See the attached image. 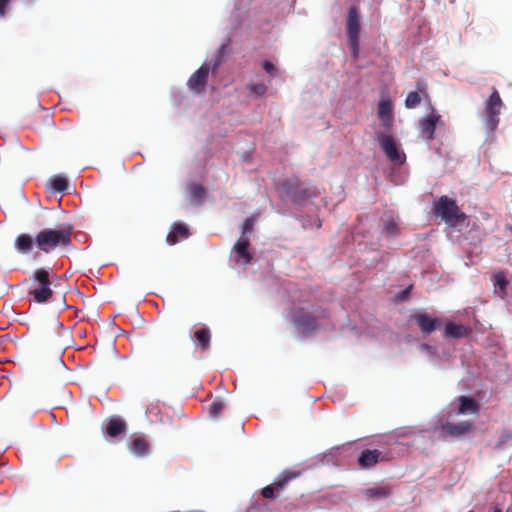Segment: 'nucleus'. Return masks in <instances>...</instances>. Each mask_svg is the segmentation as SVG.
<instances>
[{"instance_id": "obj_1", "label": "nucleus", "mask_w": 512, "mask_h": 512, "mask_svg": "<svg viewBox=\"0 0 512 512\" xmlns=\"http://www.w3.org/2000/svg\"><path fill=\"white\" fill-rule=\"evenodd\" d=\"M72 230L70 225L59 229L45 228L36 235L35 245L44 253H49L57 247H67L72 242Z\"/></svg>"}, {"instance_id": "obj_2", "label": "nucleus", "mask_w": 512, "mask_h": 512, "mask_svg": "<svg viewBox=\"0 0 512 512\" xmlns=\"http://www.w3.org/2000/svg\"><path fill=\"white\" fill-rule=\"evenodd\" d=\"M434 213L450 226H455L466 219L465 213L460 210L456 201L448 196H441L434 203Z\"/></svg>"}, {"instance_id": "obj_3", "label": "nucleus", "mask_w": 512, "mask_h": 512, "mask_svg": "<svg viewBox=\"0 0 512 512\" xmlns=\"http://www.w3.org/2000/svg\"><path fill=\"white\" fill-rule=\"evenodd\" d=\"M376 140L383 153L395 165H403L406 161L405 153L400 149L392 132H377Z\"/></svg>"}, {"instance_id": "obj_4", "label": "nucleus", "mask_w": 512, "mask_h": 512, "mask_svg": "<svg viewBox=\"0 0 512 512\" xmlns=\"http://www.w3.org/2000/svg\"><path fill=\"white\" fill-rule=\"evenodd\" d=\"M503 106L499 92L496 88H493L492 93L484 103V125L489 132H493L497 128Z\"/></svg>"}, {"instance_id": "obj_5", "label": "nucleus", "mask_w": 512, "mask_h": 512, "mask_svg": "<svg viewBox=\"0 0 512 512\" xmlns=\"http://www.w3.org/2000/svg\"><path fill=\"white\" fill-rule=\"evenodd\" d=\"M283 188L288 196L295 202L307 200L319 195L316 187L302 184L297 177H291L285 180Z\"/></svg>"}, {"instance_id": "obj_6", "label": "nucleus", "mask_w": 512, "mask_h": 512, "mask_svg": "<svg viewBox=\"0 0 512 512\" xmlns=\"http://www.w3.org/2000/svg\"><path fill=\"white\" fill-rule=\"evenodd\" d=\"M346 32L349 46L353 55L356 56L359 49L360 20L358 7L355 5L350 6L348 9L346 18Z\"/></svg>"}, {"instance_id": "obj_7", "label": "nucleus", "mask_w": 512, "mask_h": 512, "mask_svg": "<svg viewBox=\"0 0 512 512\" xmlns=\"http://www.w3.org/2000/svg\"><path fill=\"white\" fill-rule=\"evenodd\" d=\"M33 279L38 282V287L30 291L34 300L38 303L48 301L53 294L50 288L49 272L45 269H37L33 274Z\"/></svg>"}, {"instance_id": "obj_8", "label": "nucleus", "mask_w": 512, "mask_h": 512, "mask_svg": "<svg viewBox=\"0 0 512 512\" xmlns=\"http://www.w3.org/2000/svg\"><path fill=\"white\" fill-rule=\"evenodd\" d=\"M473 429V423L468 420L460 421L459 423H452L447 421L440 425L439 437L444 440L448 438H460L463 435L472 432Z\"/></svg>"}, {"instance_id": "obj_9", "label": "nucleus", "mask_w": 512, "mask_h": 512, "mask_svg": "<svg viewBox=\"0 0 512 512\" xmlns=\"http://www.w3.org/2000/svg\"><path fill=\"white\" fill-rule=\"evenodd\" d=\"M430 112L419 120L418 128L420 136L425 140L434 139L437 124L441 121V115L430 105Z\"/></svg>"}, {"instance_id": "obj_10", "label": "nucleus", "mask_w": 512, "mask_h": 512, "mask_svg": "<svg viewBox=\"0 0 512 512\" xmlns=\"http://www.w3.org/2000/svg\"><path fill=\"white\" fill-rule=\"evenodd\" d=\"M422 101L428 102L429 106L431 105L427 84L423 81H418L416 83V90L408 93L405 99V107L407 109H414L419 106Z\"/></svg>"}, {"instance_id": "obj_11", "label": "nucleus", "mask_w": 512, "mask_h": 512, "mask_svg": "<svg viewBox=\"0 0 512 512\" xmlns=\"http://www.w3.org/2000/svg\"><path fill=\"white\" fill-rule=\"evenodd\" d=\"M377 116L380 120L383 132L393 131V108L392 102L389 99L381 100L378 104Z\"/></svg>"}, {"instance_id": "obj_12", "label": "nucleus", "mask_w": 512, "mask_h": 512, "mask_svg": "<svg viewBox=\"0 0 512 512\" xmlns=\"http://www.w3.org/2000/svg\"><path fill=\"white\" fill-rule=\"evenodd\" d=\"M297 476L298 473L294 472L282 473L271 485H268L262 489V496L266 499L274 498L275 492H280L281 490H283L286 487V485Z\"/></svg>"}, {"instance_id": "obj_13", "label": "nucleus", "mask_w": 512, "mask_h": 512, "mask_svg": "<svg viewBox=\"0 0 512 512\" xmlns=\"http://www.w3.org/2000/svg\"><path fill=\"white\" fill-rule=\"evenodd\" d=\"M209 72V65H201V67L195 71L188 79L187 85L189 89L195 93L203 92L208 81Z\"/></svg>"}, {"instance_id": "obj_14", "label": "nucleus", "mask_w": 512, "mask_h": 512, "mask_svg": "<svg viewBox=\"0 0 512 512\" xmlns=\"http://www.w3.org/2000/svg\"><path fill=\"white\" fill-rule=\"evenodd\" d=\"M293 323L300 333H310L318 328L316 317L310 313L297 311L293 316Z\"/></svg>"}, {"instance_id": "obj_15", "label": "nucleus", "mask_w": 512, "mask_h": 512, "mask_svg": "<svg viewBox=\"0 0 512 512\" xmlns=\"http://www.w3.org/2000/svg\"><path fill=\"white\" fill-rule=\"evenodd\" d=\"M411 319L417 323L419 329L424 335L431 334L441 325V320L439 318L432 317L427 313L413 314L411 315Z\"/></svg>"}, {"instance_id": "obj_16", "label": "nucleus", "mask_w": 512, "mask_h": 512, "mask_svg": "<svg viewBox=\"0 0 512 512\" xmlns=\"http://www.w3.org/2000/svg\"><path fill=\"white\" fill-rule=\"evenodd\" d=\"M250 242L248 238L241 237L234 245V260L239 265H248L252 260V254L249 252Z\"/></svg>"}, {"instance_id": "obj_17", "label": "nucleus", "mask_w": 512, "mask_h": 512, "mask_svg": "<svg viewBox=\"0 0 512 512\" xmlns=\"http://www.w3.org/2000/svg\"><path fill=\"white\" fill-rule=\"evenodd\" d=\"M388 458L386 454L377 449H366L361 452L358 457V464L362 468H371L381 461H385Z\"/></svg>"}, {"instance_id": "obj_18", "label": "nucleus", "mask_w": 512, "mask_h": 512, "mask_svg": "<svg viewBox=\"0 0 512 512\" xmlns=\"http://www.w3.org/2000/svg\"><path fill=\"white\" fill-rule=\"evenodd\" d=\"M366 500H382L390 497L393 493L391 485H381L365 488L361 491Z\"/></svg>"}, {"instance_id": "obj_19", "label": "nucleus", "mask_w": 512, "mask_h": 512, "mask_svg": "<svg viewBox=\"0 0 512 512\" xmlns=\"http://www.w3.org/2000/svg\"><path fill=\"white\" fill-rule=\"evenodd\" d=\"M127 430V423L119 416H112L107 420L105 433L109 437L115 438Z\"/></svg>"}, {"instance_id": "obj_20", "label": "nucleus", "mask_w": 512, "mask_h": 512, "mask_svg": "<svg viewBox=\"0 0 512 512\" xmlns=\"http://www.w3.org/2000/svg\"><path fill=\"white\" fill-rule=\"evenodd\" d=\"M189 236L190 231L187 225L182 222H176L173 224L166 240L170 245H175L180 239H187Z\"/></svg>"}, {"instance_id": "obj_21", "label": "nucleus", "mask_w": 512, "mask_h": 512, "mask_svg": "<svg viewBox=\"0 0 512 512\" xmlns=\"http://www.w3.org/2000/svg\"><path fill=\"white\" fill-rule=\"evenodd\" d=\"M470 329L462 324H456L454 322H448L445 325L443 336L445 338L460 339L468 336Z\"/></svg>"}, {"instance_id": "obj_22", "label": "nucleus", "mask_w": 512, "mask_h": 512, "mask_svg": "<svg viewBox=\"0 0 512 512\" xmlns=\"http://www.w3.org/2000/svg\"><path fill=\"white\" fill-rule=\"evenodd\" d=\"M129 450L137 457H144L149 452V442L144 437H136L131 441Z\"/></svg>"}, {"instance_id": "obj_23", "label": "nucleus", "mask_w": 512, "mask_h": 512, "mask_svg": "<svg viewBox=\"0 0 512 512\" xmlns=\"http://www.w3.org/2000/svg\"><path fill=\"white\" fill-rule=\"evenodd\" d=\"M35 244V239L29 234L22 233L17 236L15 240V248L20 253H28L32 250Z\"/></svg>"}, {"instance_id": "obj_24", "label": "nucleus", "mask_w": 512, "mask_h": 512, "mask_svg": "<svg viewBox=\"0 0 512 512\" xmlns=\"http://www.w3.org/2000/svg\"><path fill=\"white\" fill-rule=\"evenodd\" d=\"M458 400V414H465L468 411L472 412L473 414L479 413L478 403L473 398L467 396H460Z\"/></svg>"}, {"instance_id": "obj_25", "label": "nucleus", "mask_w": 512, "mask_h": 512, "mask_svg": "<svg viewBox=\"0 0 512 512\" xmlns=\"http://www.w3.org/2000/svg\"><path fill=\"white\" fill-rule=\"evenodd\" d=\"M493 284L495 287V292L498 293L501 297H503L506 294V289L509 284L505 273L502 271L497 272L493 276Z\"/></svg>"}, {"instance_id": "obj_26", "label": "nucleus", "mask_w": 512, "mask_h": 512, "mask_svg": "<svg viewBox=\"0 0 512 512\" xmlns=\"http://www.w3.org/2000/svg\"><path fill=\"white\" fill-rule=\"evenodd\" d=\"M195 340L199 343L202 350H207L210 346L211 333L208 328H200L194 333Z\"/></svg>"}, {"instance_id": "obj_27", "label": "nucleus", "mask_w": 512, "mask_h": 512, "mask_svg": "<svg viewBox=\"0 0 512 512\" xmlns=\"http://www.w3.org/2000/svg\"><path fill=\"white\" fill-rule=\"evenodd\" d=\"M51 188L55 192H64L68 189V180L61 176H54L50 179Z\"/></svg>"}, {"instance_id": "obj_28", "label": "nucleus", "mask_w": 512, "mask_h": 512, "mask_svg": "<svg viewBox=\"0 0 512 512\" xmlns=\"http://www.w3.org/2000/svg\"><path fill=\"white\" fill-rule=\"evenodd\" d=\"M205 189L201 185L194 184L190 188L191 202L194 204H200L203 197L205 196Z\"/></svg>"}, {"instance_id": "obj_29", "label": "nucleus", "mask_w": 512, "mask_h": 512, "mask_svg": "<svg viewBox=\"0 0 512 512\" xmlns=\"http://www.w3.org/2000/svg\"><path fill=\"white\" fill-rule=\"evenodd\" d=\"M224 409V403L221 400H214L209 407V415L212 418H217L221 415Z\"/></svg>"}, {"instance_id": "obj_30", "label": "nucleus", "mask_w": 512, "mask_h": 512, "mask_svg": "<svg viewBox=\"0 0 512 512\" xmlns=\"http://www.w3.org/2000/svg\"><path fill=\"white\" fill-rule=\"evenodd\" d=\"M383 230L387 235L393 236L398 233L399 227L393 218H389L385 221Z\"/></svg>"}, {"instance_id": "obj_31", "label": "nucleus", "mask_w": 512, "mask_h": 512, "mask_svg": "<svg viewBox=\"0 0 512 512\" xmlns=\"http://www.w3.org/2000/svg\"><path fill=\"white\" fill-rule=\"evenodd\" d=\"M247 89L257 96H263L267 91V86L264 83H249Z\"/></svg>"}, {"instance_id": "obj_32", "label": "nucleus", "mask_w": 512, "mask_h": 512, "mask_svg": "<svg viewBox=\"0 0 512 512\" xmlns=\"http://www.w3.org/2000/svg\"><path fill=\"white\" fill-rule=\"evenodd\" d=\"M253 227H254V219L252 217H248L243 223L242 237L246 238V235L252 232Z\"/></svg>"}, {"instance_id": "obj_33", "label": "nucleus", "mask_w": 512, "mask_h": 512, "mask_svg": "<svg viewBox=\"0 0 512 512\" xmlns=\"http://www.w3.org/2000/svg\"><path fill=\"white\" fill-rule=\"evenodd\" d=\"M512 438V432L510 431H504L501 435V439L497 445V447H501L505 442L510 440Z\"/></svg>"}, {"instance_id": "obj_34", "label": "nucleus", "mask_w": 512, "mask_h": 512, "mask_svg": "<svg viewBox=\"0 0 512 512\" xmlns=\"http://www.w3.org/2000/svg\"><path fill=\"white\" fill-rule=\"evenodd\" d=\"M263 69L271 75H273L276 70L275 66L270 61H265L263 63Z\"/></svg>"}, {"instance_id": "obj_35", "label": "nucleus", "mask_w": 512, "mask_h": 512, "mask_svg": "<svg viewBox=\"0 0 512 512\" xmlns=\"http://www.w3.org/2000/svg\"><path fill=\"white\" fill-rule=\"evenodd\" d=\"M11 0H0V17H3L6 13V7Z\"/></svg>"}, {"instance_id": "obj_36", "label": "nucleus", "mask_w": 512, "mask_h": 512, "mask_svg": "<svg viewBox=\"0 0 512 512\" xmlns=\"http://www.w3.org/2000/svg\"><path fill=\"white\" fill-rule=\"evenodd\" d=\"M410 288L403 293V298H406L409 294Z\"/></svg>"}, {"instance_id": "obj_37", "label": "nucleus", "mask_w": 512, "mask_h": 512, "mask_svg": "<svg viewBox=\"0 0 512 512\" xmlns=\"http://www.w3.org/2000/svg\"><path fill=\"white\" fill-rule=\"evenodd\" d=\"M493 512H502V510L499 508H495Z\"/></svg>"}]
</instances>
